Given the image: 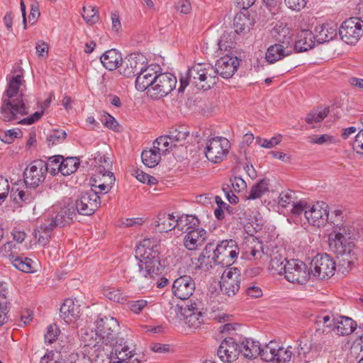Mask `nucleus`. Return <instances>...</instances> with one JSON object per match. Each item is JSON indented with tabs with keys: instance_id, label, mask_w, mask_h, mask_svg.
Returning <instances> with one entry per match:
<instances>
[{
	"instance_id": "obj_1",
	"label": "nucleus",
	"mask_w": 363,
	"mask_h": 363,
	"mask_svg": "<svg viewBox=\"0 0 363 363\" xmlns=\"http://www.w3.org/2000/svg\"><path fill=\"white\" fill-rule=\"evenodd\" d=\"M328 208V204L323 201H318L311 206L309 205L305 218L314 226H323L327 222L333 225V232L329 235V246L338 258L337 271L346 274L357 261L354 240L359 236V226L342 211L335 209L329 213Z\"/></svg>"
},
{
	"instance_id": "obj_2",
	"label": "nucleus",
	"mask_w": 363,
	"mask_h": 363,
	"mask_svg": "<svg viewBox=\"0 0 363 363\" xmlns=\"http://www.w3.org/2000/svg\"><path fill=\"white\" fill-rule=\"evenodd\" d=\"M136 257L140 260L130 273V281H135L141 289L152 286L155 276L161 272L160 245L155 240L145 238L138 245Z\"/></svg>"
},
{
	"instance_id": "obj_3",
	"label": "nucleus",
	"mask_w": 363,
	"mask_h": 363,
	"mask_svg": "<svg viewBox=\"0 0 363 363\" xmlns=\"http://www.w3.org/2000/svg\"><path fill=\"white\" fill-rule=\"evenodd\" d=\"M180 84L179 91H182L189 84L198 89L208 90L216 84L214 67L208 63L194 64L184 76H181Z\"/></svg>"
},
{
	"instance_id": "obj_4",
	"label": "nucleus",
	"mask_w": 363,
	"mask_h": 363,
	"mask_svg": "<svg viewBox=\"0 0 363 363\" xmlns=\"http://www.w3.org/2000/svg\"><path fill=\"white\" fill-rule=\"evenodd\" d=\"M211 251H213L212 259L216 264L230 267L237 259L240 250L236 241L233 239L220 241L216 248L212 243H208L206 245L199 260L206 257L209 258Z\"/></svg>"
},
{
	"instance_id": "obj_5",
	"label": "nucleus",
	"mask_w": 363,
	"mask_h": 363,
	"mask_svg": "<svg viewBox=\"0 0 363 363\" xmlns=\"http://www.w3.org/2000/svg\"><path fill=\"white\" fill-rule=\"evenodd\" d=\"M336 269V264L328 254H318L311 262V272L313 277L319 279H328L332 277Z\"/></svg>"
},
{
	"instance_id": "obj_6",
	"label": "nucleus",
	"mask_w": 363,
	"mask_h": 363,
	"mask_svg": "<svg viewBox=\"0 0 363 363\" xmlns=\"http://www.w3.org/2000/svg\"><path fill=\"white\" fill-rule=\"evenodd\" d=\"M283 274L291 283L305 284L308 281L311 273L305 263L298 259H291L285 263Z\"/></svg>"
},
{
	"instance_id": "obj_7",
	"label": "nucleus",
	"mask_w": 363,
	"mask_h": 363,
	"mask_svg": "<svg viewBox=\"0 0 363 363\" xmlns=\"http://www.w3.org/2000/svg\"><path fill=\"white\" fill-rule=\"evenodd\" d=\"M338 33L345 43L354 45L363 34V23L361 18L352 17L345 20L339 28Z\"/></svg>"
},
{
	"instance_id": "obj_8",
	"label": "nucleus",
	"mask_w": 363,
	"mask_h": 363,
	"mask_svg": "<svg viewBox=\"0 0 363 363\" xmlns=\"http://www.w3.org/2000/svg\"><path fill=\"white\" fill-rule=\"evenodd\" d=\"M176 84L177 79L172 74L160 72L148 91V96L152 99L165 96L176 87Z\"/></svg>"
},
{
	"instance_id": "obj_9",
	"label": "nucleus",
	"mask_w": 363,
	"mask_h": 363,
	"mask_svg": "<svg viewBox=\"0 0 363 363\" xmlns=\"http://www.w3.org/2000/svg\"><path fill=\"white\" fill-rule=\"evenodd\" d=\"M118 322L113 317H99L96 320V335L106 345L113 344L118 337Z\"/></svg>"
},
{
	"instance_id": "obj_10",
	"label": "nucleus",
	"mask_w": 363,
	"mask_h": 363,
	"mask_svg": "<svg viewBox=\"0 0 363 363\" xmlns=\"http://www.w3.org/2000/svg\"><path fill=\"white\" fill-rule=\"evenodd\" d=\"M23 95L21 91L19 97L16 99H4L1 107V118L4 121H11L18 119V115L23 116L28 113V107L26 106Z\"/></svg>"
},
{
	"instance_id": "obj_11",
	"label": "nucleus",
	"mask_w": 363,
	"mask_h": 363,
	"mask_svg": "<svg viewBox=\"0 0 363 363\" xmlns=\"http://www.w3.org/2000/svg\"><path fill=\"white\" fill-rule=\"evenodd\" d=\"M76 215L74 205L67 206H55L52 208V215L48 220V225L45 228L48 230H54L55 227H64L69 225L74 216Z\"/></svg>"
},
{
	"instance_id": "obj_12",
	"label": "nucleus",
	"mask_w": 363,
	"mask_h": 363,
	"mask_svg": "<svg viewBox=\"0 0 363 363\" xmlns=\"http://www.w3.org/2000/svg\"><path fill=\"white\" fill-rule=\"evenodd\" d=\"M230 146V142L225 138H213L206 143V157L209 161L218 163L227 155Z\"/></svg>"
},
{
	"instance_id": "obj_13",
	"label": "nucleus",
	"mask_w": 363,
	"mask_h": 363,
	"mask_svg": "<svg viewBox=\"0 0 363 363\" xmlns=\"http://www.w3.org/2000/svg\"><path fill=\"white\" fill-rule=\"evenodd\" d=\"M101 199L93 189L82 192L75 202V211L84 216L92 215L100 206Z\"/></svg>"
},
{
	"instance_id": "obj_14",
	"label": "nucleus",
	"mask_w": 363,
	"mask_h": 363,
	"mask_svg": "<svg viewBox=\"0 0 363 363\" xmlns=\"http://www.w3.org/2000/svg\"><path fill=\"white\" fill-rule=\"evenodd\" d=\"M47 174L45 162L42 160H35L26 167L24 172V183L33 189L44 182Z\"/></svg>"
},
{
	"instance_id": "obj_15",
	"label": "nucleus",
	"mask_w": 363,
	"mask_h": 363,
	"mask_svg": "<svg viewBox=\"0 0 363 363\" xmlns=\"http://www.w3.org/2000/svg\"><path fill=\"white\" fill-rule=\"evenodd\" d=\"M240 271L236 267H230L224 270L220 281V290L228 296H234L240 287Z\"/></svg>"
},
{
	"instance_id": "obj_16",
	"label": "nucleus",
	"mask_w": 363,
	"mask_h": 363,
	"mask_svg": "<svg viewBox=\"0 0 363 363\" xmlns=\"http://www.w3.org/2000/svg\"><path fill=\"white\" fill-rule=\"evenodd\" d=\"M161 68L157 65L151 64L147 65V62L144 65L143 69L138 72L135 79V88L140 91H148L155 82Z\"/></svg>"
},
{
	"instance_id": "obj_17",
	"label": "nucleus",
	"mask_w": 363,
	"mask_h": 363,
	"mask_svg": "<svg viewBox=\"0 0 363 363\" xmlns=\"http://www.w3.org/2000/svg\"><path fill=\"white\" fill-rule=\"evenodd\" d=\"M240 60L233 55L226 54L217 60L214 70L216 79L218 80V74L224 79H229L233 76L240 65Z\"/></svg>"
},
{
	"instance_id": "obj_18",
	"label": "nucleus",
	"mask_w": 363,
	"mask_h": 363,
	"mask_svg": "<svg viewBox=\"0 0 363 363\" xmlns=\"http://www.w3.org/2000/svg\"><path fill=\"white\" fill-rule=\"evenodd\" d=\"M145 63V58L143 55L131 54L122 60L119 67L120 73L126 77L137 76Z\"/></svg>"
},
{
	"instance_id": "obj_19",
	"label": "nucleus",
	"mask_w": 363,
	"mask_h": 363,
	"mask_svg": "<svg viewBox=\"0 0 363 363\" xmlns=\"http://www.w3.org/2000/svg\"><path fill=\"white\" fill-rule=\"evenodd\" d=\"M195 289L196 285L194 279L188 275L177 278L172 286L173 294L182 300L189 298L193 295Z\"/></svg>"
},
{
	"instance_id": "obj_20",
	"label": "nucleus",
	"mask_w": 363,
	"mask_h": 363,
	"mask_svg": "<svg viewBox=\"0 0 363 363\" xmlns=\"http://www.w3.org/2000/svg\"><path fill=\"white\" fill-rule=\"evenodd\" d=\"M240 352L239 345L232 337L223 340L218 350V356L225 363L235 360Z\"/></svg>"
},
{
	"instance_id": "obj_21",
	"label": "nucleus",
	"mask_w": 363,
	"mask_h": 363,
	"mask_svg": "<svg viewBox=\"0 0 363 363\" xmlns=\"http://www.w3.org/2000/svg\"><path fill=\"white\" fill-rule=\"evenodd\" d=\"M337 25L333 22L315 26L314 34L317 43L320 44L335 39L337 35Z\"/></svg>"
},
{
	"instance_id": "obj_22",
	"label": "nucleus",
	"mask_w": 363,
	"mask_h": 363,
	"mask_svg": "<svg viewBox=\"0 0 363 363\" xmlns=\"http://www.w3.org/2000/svg\"><path fill=\"white\" fill-rule=\"evenodd\" d=\"M80 306L71 298L66 299L62 305L60 314V317L67 323H74L79 317Z\"/></svg>"
},
{
	"instance_id": "obj_23",
	"label": "nucleus",
	"mask_w": 363,
	"mask_h": 363,
	"mask_svg": "<svg viewBox=\"0 0 363 363\" xmlns=\"http://www.w3.org/2000/svg\"><path fill=\"white\" fill-rule=\"evenodd\" d=\"M315 34L309 30H302L294 42V49L298 52H305L313 48L315 45Z\"/></svg>"
},
{
	"instance_id": "obj_24",
	"label": "nucleus",
	"mask_w": 363,
	"mask_h": 363,
	"mask_svg": "<svg viewBox=\"0 0 363 363\" xmlns=\"http://www.w3.org/2000/svg\"><path fill=\"white\" fill-rule=\"evenodd\" d=\"M206 231L203 229L191 230L184 238V245L189 250H194L201 246L206 239Z\"/></svg>"
},
{
	"instance_id": "obj_25",
	"label": "nucleus",
	"mask_w": 363,
	"mask_h": 363,
	"mask_svg": "<svg viewBox=\"0 0 363 363\" xmlns=\"http://www.w3.org/2000/svg\"><path fill=\"white\" fill-rule=\"evenodd\" d=\"M184 322L190 328H197L202 323V313L197 311L196 303L184 306Z\"/></svg>"
},
{
	"instance_id": "obj_26",
	"label": "nucleus",
	"mask_w": 363,
	"mask_h": 363,
	"mask_svg": "<svg viewBox=\"0 0 363 363\" xmlns=\"http://www.w3.org/2000/svg\"><path fill=\"white\" fill-rule=\"evenodd\" d=\"M121 54L116 49L107 50L100 57V60L103 65L108 70H114L120 67L122 62Z\"/></svg>"
},
{
	"instance_id": "obj_27",
	"label": "nucleus",
	"mask_w": 363,
	"mask_h": 363,
	"mask_svg": "<svg viewBox=\"0 0 363 363\" xmlns=\"http://www.w3.org/2000/svg\"><path fill=\"white\" fill-rule=\"evenodd\" d=\"M28 186L20 189L18 187L13 186L11 191L10 196L16 203H29L34 200L36 196L35 191L28 190Z\"/></svg>"
},
{
	"instance_id": "obj_28",
	"label": "nucleus",
	"mask_w": 363,
	"mask_h": 363,
	"mask_svg": "<svg viewBox=\"0 0 363 363\" xmlns=\"http://www.w3.org/2000/svg\"><path fill=\"white\" fill-rule=\"evenodd\" d=\"M292 53V49H286L284 45L280 43L271 45L266 52V60L270 63H274L281 60Z\"/></svg>"
},
{
	"instance_id": "obj_29",
	"label": "nucleus",
	"mask_w": 363,
	"mask_h": 363,
	"mask_svg": "<svg viewBox=\"0 0 363 363\" xmlns=\"http://www.w3.org/2000/svg\"><path fill=\"white\" fill-rule=\"evenodd\" d=\"M239 350L245 357L255 359L260 354V344L257 341L245 339L239 345Z\"/></svg>"
},
{
	"instance_id": "obj_30",
	"label": "nucleus",
	"mask_w": 363,
	"mask_h": 363,
	"mask_svg": "<svg viewBox=\"0 0 363 363\" xmlns=\"http://www.w3.org/2000/svg\"><path fill=\"white\" fill-rule=\"evenodd\" d=\"M156 223L157 230L160 233H167L177 226L175 218L172 214H160Z\"/></svg>"
},
{
	"instance_id": "obj_31",
	"label": "nucleus",
	"mask_w": 363,
	"mask_h": 363,
	"mask_svg": "<svg viewBox=\"0 0 363 363\" xmlns=\"http://www.w3.org/2000/svg\"><path fill=\"white\" fill-rule=\"evenodd\" d=\"M189 135V128L185 125H179L176 128H172L169 131V138L170 139L169 143L177 144L182 145V143H184L186 138Z\"/></svg>"
},
{
	"instance_id": "obj_32",
	"label": "nucleus",
	"mask_w": 363,
	"mask_h": 363,
	"mask_svg": "<svg viewBox=\"0 0 363 363\" xmlns=\"http://www.w3.org/2000/svg\"><path fill=\"white\" fill-rule=\"evenodd\" d=\"M289 261L279 251L273 252L271 256L269 269L272 274L281 275L285 269V263Z\"/></svg>"
},
{
	"instance_id": "obj_33",
	"label": "nucleus",
	"mask_w": 363,
	"mask_h": 363,
	"mask_svg": "<svg viewBox=\"0 0 363 363\" xmlns=\"http://www.w3.org/2000/svg\"><path fill=\"white\" fill-rule=\"evenodd\" d=\"M141 159L145 166L155 167L161 160V154L160 152L153 147L150 150H143L141 154Z\"/></svg>"
},
{
	"instance_id": "obj_34",
	"label": "nucleus",
	"mask_w": 363,
	"mask_h": 363,
	"mask_svg": "<svg viewBox=\"0 0 363 363\" xmlns=\"http://www.w3.org/2000/svg\"><path fill=\"white\" fill-rule=\"evenodd\" d=\"M357 328V324L353 320L347 317L340 318V320H337L335 327L336 333L340 335H348L351 334Z\"/></svg>"
},
{
	"instance_id": "obj_35",
	"label": "nucleus",
	"mask_w": 363,
	"mask_h": 363,
	"mask_svg": "<svg viewBox=\"0 0 363 363\" xmlns=\"http://www.w3.org/2000/svg\"><path fill=\"white\" fill-rule=\"evenodd\" d=\"M235 34L231 32H224L220 36L218 43V50L220 52H230L235 47Z\"/></svg>"
},
{
	"instance_id": "obj_36",
	"label": "nucleus",
	"mask_w": 363,
	"mask_h": 363,
	"mask_svg": "<svg viewBox=\"0 0 363 363\" xmlns=\"http://www.w3.org/2000/svg\"><path fill=\"white\" fill-rule=\"evenodd\" d=\"M233 26L235 28L234 33H242L250 29L252 21L248 16L240 13L235 15Z\"/></svg>"
},
{
	"instance_id": "obj_37",
	"label": "nucleus",
	"mask_w": 363,
	"mask_h": 363,
	"mask_svg": "<svg viewBox=\"0 0 363 363\" xmlns=\"http://www.w3.org/2000/svg\"><path fill=\"white\" fill-rule=\"evenodd\" d=\"M9 258L13 266L17 269L26 273L33 272V261L30 259L25 258L23 259L22 257L16 256L13 254H11Z\"/></svg>"
},
{
	"instance_id": "obj_38",
	"label": "nucleus",
	"mask_w": 363,
	"mask_h": 363,
	"mask_svg": "<svg viewBox=\"0 0 363 363\" xmlns=\"http://www.w3.org/2000/svg\"><path fill=\"white\" fill-rule=\"evenodd\" d=\"M61 174L63 175H70L75 172L79 165V160L77 157H67L65 159L62 157L61 164Z\"/></svg>"
},
{
	"instance_id": "obj_39",
	"label": "nucleus",
	"mask_w": 363,
	"mask_h": 363,
	"mask_svg": "<svg viewBox=\"0 0 363 363\" xmlns=\"http://www.w3.org/2000/svg\"><path fill=\"white\" fill-rule=\"evenodd\" d=\"M23 77L16 75L11 77L9 80V86L6 94L7 99H16L14 98L18 93L19 87L23 83Z\"/></svg>"
},
{
	"instance_id": "obj_40",
	"label": "nucleus",
	"mask_w": 363,
	"mask_h": 363,
	"mask_svg": "<svg viewBox=\"0 0 363 363\" xmlns=\"http://www.w3.org/2000/svg\"><path fill=\"white\" fill-rule=\"evenodd\" d=\"M269 191V180L264 179L255 184L250 189L248 199L260 198L265 192Z\"/></svg>"
},
{
	"instance_id": "obj_41",
	"label": "nucleus",
	"mask_w": 363,
	"mask_h": 363,
	"mask_svg": "<svg viewBox=\"0 0 363 363\" xmlns=\"http://www.w3.org/2000/svg\"><path fill=\"white\" fill-rule=\"evenodd\" d=\"M170 139L167 135H162L157 138L153 143L154 148H156L160 154H167L172 147L177 146V144L169 143Z\"/></svg>"
},
{
	"instance_id": "obj_42",
	"label": "nucleus",
	"mask_w": 363,
	"mask_h": 363,
	"mask_svg": "<svg viewBox=\"0 0 363 363\" xmlns=\"http://www.w3.org/2000/svg\"><path fill=\"white\" fill-rule=\"evenodd\" d=\"M103 294L108 299L116 303H123L126 301L125 294L120 289L106 286L104 288Z\"/></svg>"
},
{
	"instance_id": "obj_43",
	"label": "nucleus",
	"mask_w": 363,
	"mask_h": 363,
	"mask_svg": "<svg viewBox=\"0 0 363 363\" xmlns=\"http://www.w3.org/2000/svg\"><path fill=\"white\" fill-rule=\"evenodd\" d=\"M277 40L281 45H284L286 49H294V43L292 40L293 33L289 28H282L278 32Z\"/></svg>"
},
{
	"instance_id": "obj_44",
	"label": "nucleus",
	"mask_w": 363,
	"mask_h": 363,
	"mask_svg": "<svg viewBox=\"0 0 363 363\" xmlns=\"http://www.w3.org/2000/svg\"><path fill=\"white\" fill-rule=\"evenodd\" d=\"M329 109L325 107L324 108L317 109L308 113L305 118L308 124L313 123H319L324 120L328 115Z\"/></svg>"
},
{
	"instance_id": "obj_45",
	"label": "nucleus",
	"mask_w": 363,
	"mask_h": 363,
	"mask_svg": "<svg viewBox=\"0 0 363 363\" xmlns=\"http://www.w3.org/2000/svg\"><path fill=\"white\" fill-rule=\"evenodd\" d=\"M277 343L275 342L271 341L269 344H267L264 348L260 347V354L259 356L261 357L262 359L266 362H272L275 358V352L277 350Z\"/></svg>"
},
{
	"instance_id": "obj_46",
	"label": "nucleus",
	"mask_w": 363,
	"mask_h": 363,
	"mask_svg": "<svg viewBox=\"0 0 363 363\" xmlns=\"http://www.w3.org/2000/svg\"><path fill=\"white\" fill-rule=\"evenodd\" d=\"M316 324L318 326L323 325L325 329H323L322 333L328 332L326 329L329 330H335L337 320L334 318L333 315H320L317 318Z\"/></svg>"
},
{
	"instance_id": "obj_47",
	"label": "nucleus",
	"mask_w": 363,
	"mask_h": 363,
	"mask_svg": "<svg viewBox=\"0 0 363 363\" xmlns=\"http://www.w3.org/2000/svg\"><path fill=\"white\" fill-rule=\"evenodd\" d=\"M82 17L89 24H94L99 20L98 11L96 7L92 6H85L82 9Z\"/></svg>"
},
{
	"instance_id": "obj_48",
	"label": "nucleus",
	"mask_w": 363,
	"mask_h": 363,
	"mask_svg": "<svg viewBox=\"0 0 363 363\" xmlns=\"http://www.w3.org/2000/svg\"><path fill=\"white\" fill-rule=\"evenodd\" d=\"M192 220L191 224H193V225H199V220L196 217L191 215H184L175 219V223H177L175 228L178 230L186 233V223H188V220Z\"/></svg>"
},
{
	"instance_id": "obj_49",
	"label": "nucleus",
	"mask_w": 363,
	"mask_h": 363,
	"mask_svg": "<svg viewBox=\"0 0 363 363\" xmlns=\"http://www.w3.org/2000/svg\"><path fill=\"white\" fill-rule=\"evenodd\" d=\"M291 347L289 346L286 349L284 347H278L275 352V358L273 360L274 363H286L289 362L292 356V352L291 350Z\"/></svg>"
},
{
	"instance_id": "obj_50",
	"label": "nucleus",
	"mask_w": 363,
	"mask_h": 363,
	"mask_svg": "<svg viewBox=\"0 0 363 363\" xmlns=\"http://www.w3.org/2000/svg\"><path fill=\"white\" fill-rule=\"evenodd\" d=\"M46 225H48V223L41 225L34 232L35 238L38 239V243L42 245H45L48 242L49 239L50 238V233L53 230L45 228Z\"/></svg>"
},
{
	"instance_id": "obj_51",
	"label": "nucleus",
	"mask_w": 363,
	"mask_h": 363,
	"mask_svg": "<svg viewBox=\"0 0 363 363\" xmlns=\"http://www.w3.org/2000/svg\"><path fill=\"white\" fill-rule=\"evenodd\" d=\"M62 159V156L61 155H55L50 157L48 159V161L45 162V166L47 167V172H50L52 175H55L58 172L61 173V161Z\"/></svg>"
},
{
	"instance_id": "obj_52",
	"label": "nucleus",
	"mask_w": 363,
	"mask_h": 363,
	"mask_svg": "<svg viewBox=\"0 0 363 363\" xmlns=\"http://www.w3.org/2000/svg\"><path fill=\"white\" fill-rule=\"evenodd\" d=\"M96 166L98 165L97 172L104 173L111 171L112 164L110 159L105 155H98L94 157Z\"/></svg>"
},
{
	"instance_id": "obj_53",
	"label": "nucleus",
	"mask_w": 363,
	"mask_h": 363,
	"mask_svg": "<svg viewBox=\"0 0 363 363\" xmlns=\"http://www.w3.org/2000/svg\"><path fill=\"white\" fill-rule=\"evenodd\" d=\"M282 138L283 136L279 134L274 137H272L269 140L262 138L260 137H257L255 140L256 143L262 147L271 149L278 145L281 142Z\"/></svg>"
},
{
	"instance_id": "obj_54",
	"label": "nucleus",
	"mask_w": 363,
	"mask_h": 363,
	"mask_svg": "<svg viewBox=\"0 0 363 363\" xmlns=\"http://www.w3.org/2000/svg\"><path fill=\"white\" fill-rule=\"evenodd\" d=\"M296 200L295 193L291 190H287L279 194L278 203L279 206L286 208L290 204H294Z\"/></svg>"
},
{
	"instance_id": "obj_55",
	"label": "nucleus",
	"mask_w": 363,
	"mask_h": 363,
	"mask_svg": "<svg viewBox=\"0 0 363 363\" xmlns=\"http://www.w3.org/2000/svg\"><path fill=\"white\" fill-rule=\"evenodd\" d=\"M297 352L299 355H306L312 351V340L302 335L298 340Z\"/></svg>"
},
{
	"instance_id": "obj_56",
	"label": "nucleus",
	"mask_w": 363,
	"mask_h": 363,
	"mask_svg": "<svg viewBox=\"0 0 363 363\" xmlns=\"http://www.w3.org/2000/svg\"><path fill=\"white\" fill-rule=\"evenodd\" d=\"M251 244L252 245L248 247V258L250 259H261L264 254L262 244L257 241H254Z\"/></svg>"
},
{
	"instance_id": "obj_57",
	"label": "nucleus",
	"mask_w": 363,
	"mask_h": 363,
	"mask_svg": "<svg viewBox=\"0 0 363 363\" xmlns=\"http://www.w3.org/2000/svg\"><path fill=\"white\" fill-rule=\"evenodd\" d=\"M308 142L311 144L324 145L333 144L335 142V140L333 136L328 134L313 135L308 137Z\"/></svg>"
},
{
	"instance_id": "obj_58",
	"label": "nucleus",
	"mask_w": 363,
	"mask_h": 363,
	"mask_svg": "<svg viewBox=\"0 0 363 363\" xmlns=\"http://www.w3.org/2000/svg\"><path fill=\"white\" fill-rule=\"evenodd\" d=\"M23 133L19 128L9 130L0 135V139L5 143L11 144L16 138H20Z\"/></svg>"
},
{
	"instance_id": "obj_59",
	"label": "nucleus",
	"mask_w": 363,
	"mask_h": 363,
	"mask_svg": "<svg viewBox=\"0 0 363 363\" xmlns=\"http://www.w3.org/2000/svg\"><path fill=\"white\" fill-rule=\"evenodd\" d=\"M135 176L139 182L148 185H154L157 183V179L155 177L139 169L135 171Z\"/></svg>"
},
{
	"instance_id": "obj_60",
	"label": "nucleus",
	"mask_w": 363,
	"mask_h": 363,
	"mask_svg": "<svg viewBox=\"0 0 363 363\" xmlns=\"http://www.w3.org/2000/svg\"><path fill=\"white\" fill-rule=\"evenodd\" d=\"M59 333L60 330L55 324L50 325L47 328V331L45 334V342L48 344H52L56 340Z\"/></svg>"
},
{
	"instance_id": "obj_61",
	"label": "nucleus",
	"mask_w": 363,
	"mask_h": 363,
	"mask_svg": "<svg viewBox=\"0 0 363 363\" xmlns=\"http://www.w3.org/2000/svg\"><path fill=\"white\" fill-rule=\"evenodd\" d=\"M9 193V184L7 179L0 175V205L6 200Z\"/></svg>"
},
{
	"instance_id": "obj_62",
	"label": "nucleus",
	"mask_w": 363,
	"mask_h": 363,
	"mask_svg": "<svg viewBox=\"0 0 363 363\" xmlns=\"http://www.w3.org/2000/svg\"><path fill=\"white\" fill-rule=\"evenodd\" d=\"M66 133L62 130H55L48 136L49 143L51 145H55L59 143H62L66 138Z\"/></svg>"
},
{
	"instance_id": "obj_63",
	"label": "nucleus",
	"mask_w": 363,
	"mask_h": 363,
	"mask_svg": "<svg viewBox=\"0 0 363 363\" xmlns=\"http://www.w3.org/2000/svg\"><path fill=\"white\" fill-rule=\"evenodd\" d=\"M309 208V205L305 201H295L294 204H292V208L291 210V213L295 216H298L301 213L306 212V211H308V208Z\"/></svg>"
},
{
	"instance_id": "obj_64",
	"label": "nucleus",
	"mask_w": 363,
	"mask_h": 363,
	"mask_svg": "<svg viewBox=\"0 0 363 363\" xmlns=\"http://www.w3.org/2000/svg\"><path fill=\"white\" fill-rule=\"evenodd\" d=\"M352 148L357 154H363V129L356 135Z\"/></svg>"
}]
</instances>
